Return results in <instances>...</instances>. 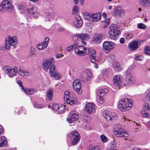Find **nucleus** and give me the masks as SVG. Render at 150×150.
<instances>
[{"label": "nucleus", "instance_id": "nucleus-1", "mask_svg": "<svg viewBox=\"0 0 150 150\" xmlns=\"http://www.w3.org/2000/svg\"><path fill=\"white\" fill-rule=\"evenodd\" d=\"M133 100L130 99L125 98L120 100L119 102L118 108L123 112L128 110L132 106Z\"/></svg>", "mask_w": 150, "mask_h": 150}, {"label": "nucleus", "instance_id": "nucleus-2", "mask_svg": "<svg viewBox=\"0 0 150 150\" xmlns=\"http://www.w3.org/2000/svg\"><path fill=\"white\" fill-rule=\"evenodd\" d=\"M108 33L110 38L115 39L117 37L116 36H118L120 33V28L116 24H112L110 26Z\"/></svg>", "mask_w": 150, "mask_h": 150}, {"label": "nucleus", "instance_id": "nucleus-3", "mask_svg": "<svg viewBox=\"0 0 150 150\" xmlns=\"http://www.w3.org/2000/svg\"><path fill=\"white\" fill-rule=\"evenodd\" d=\"M17 39L16 37H11L8 36V39L6 40L5 44V47H1L2 50H6L10 48V45L14 46L17 44Z\"/></svg>", "mask_w": 150, "mask_h": 150}, {"label": "nucleus", "instance_id": "nucleus-4", "mask_svg": "<svg viewBox=\"0 0 150 150\" xmlns=\"http://www.w3.org/2000/svg\"><path fill=\"white\" fill-rule=\"evenodd\" d=\"M114 134L117 137H125L124 139L125 140H127L126 137H127L129 135L125 130L120 125L117 127L116 130L114 131Z\"/></svg>", "mask_w": 150, "mask_h": 150}, {"label": "nucleus", "instance_id": "nucleus-5", "mask_svg": "<svg viewBox=\"0 0 150 150\" xmlns=\"http://www.w3.org/2000/svg\"><path fill=\"white\" fill-rule=\"evenodd\" d=\"M132 69V67H129L126 72V82L129 85H133L135 83L134 78L131 75V70Z\"/></svg>", "mask_w": 150, "mask_h": 150}, {"label": "nucleus", "instance_id": "nucleus-6", "mask_svg": "<svg viewBox=\"0 0 150 150\" xmlns=\"http://www.w3.org/2000/svg\"><path fill=\"white\" fill-rule=\"evenodd\" d=\"M101 17L100 13L89 14L86 13L85 14V18L88 20L93 22H96L100 20Z\"/></svg>", "mask_w": 150, "mask_h": 150}, {"label": "nucleus", "instance_id": "nucleus-7", "mask_svg": "<svg viewBox=\"0 0 150 150\" xmlns=\"http://www.w3.org/2000/svg\"><path fill=\"white\" fill-rule=\"evenodd\" d=\"M72 95H70L69 92L65 91L64 95V99L66 100V102L71 105H72L76 103V98L75 97H72Z\"/></svg>", "mask_w": 150, "mask_h": 150}, {"label": "nucleus", "instance_id": "nucleus-8", "mask_svg": "<svg viewBox=\"0 0 150 150\" xmlns=\"http://www.w3.org/2000/svg\"><path fill=\"white\" fill-rule=\"evenodd\" d=\"M2 70L8 75L9 77H11L16 74L18 68L15 67L13 69H12L10 67L5 66L3 68Z\"/></svg>", "mask_w": 150, "mask_h": 150}, {"label": "nucleus", "instance_id": "nucleus-9", "mask_svg": "<svg viewBox=\"0 0 150 150\" xmlns=\"http://www.w3.org/2000/svg\"><path fill=\"white\" fill-rule=\"evenodd\" d=\"M88 51V49L82 46H78L75 49V53L80 56L87 54Z\"/></svg>", "mask_w": 150, "mask_h": 150}, {"label": "nucleus", "instance_id": "nucleus-10", "mask_svg": "<svg viewBox=\"0 0 150 150\" xmlns=\"http://www.w3.org/2000/svg\"><path fill=\"white\" fill-rule=\"evenodd\" d=\"M115 46L114 42L110 41H105L103 44V50L106 53H108Z\"/></svg>", "mask_w": 150, "mask_h": 150}, {"label": "nucleus", "instance_id": "nucleus-11", "mask_svg": "<svg viewBox=\"0 0 150 150\" xmlns=\"http://www.w3.org/2000/svg\"><path fill=\"white\" fill-rule=\"evenodd\" d=\"M4 9V11L8 10L11 11L13 9V7L11 5V2L8 0H4L0 6V10H2Z\"/></svg>", "mask_w": 150, "mask_h": 150}, {"label": "nucleus", "instance_id": "nucleus-12", "mask_svg": "<svg viewBox=\"0 0 150 150\" xmlns=\"http://www.w3.org/2000/svg\"><path fill=\"white\" fill-rule=\"evenodd\" d=\"M50 76L56 79H59L62 76L61 74L57 72L55 70V66L54 64H52L50 66Z\"/></svg>", "mask_w": 150, "mask_h": 150}, {"label": "nucleus", "instance_id": "nucleus-13", "mask_svg": "<svg viewBox=\"0 0 150 150\" xmlns=\"http://www.w3.org/2000/svg\"><path fill=\"white\" fill-rule=\"evenodd\" d=\"M73 86L74 90L78 94H81V85L79 79H76L74 81L73 83Z\"/></svg>", "mask_w": 150, "mask_h": 150}, {"label": "nucleus", "instance_id": "nucleus-14", "mask_svg": "<svg viewBox=\"0 0 150 150\" xmlns=\"http://www.w3.org/2000/svg\"><path fill=\"white\" fill-rule=\"evenodd\" d=\"M104 35L101 34H96L93 36V42L94 44H99L102 42V40L105 38Z\"/></svg>", "mask_w": 150, "mask_h": 150}, {"label": "nucleus", "instance_id": "nucleus-15", "mask_svg": "<svg viewBox=\"0 0 150 150\" xmlns=\"http://www.w3.org/2000/svg\"><path fill=\"white\" fill-rule=\"evenodd\" d=\"M27 16L28 17H33L34 18H36L38 16V13L37 10L34 9L33 6H32L31 8L28 9L27 11Z\"/></svg>", "mask_w": 150, "mask_h": 150}, {"label": "nucleus", "instance_id": "nucleus-16", "mask_svg": "<svg viewBox=\"0 0 150 150\" xmlns=\"http://www.w3.org/2000/svg\"><path fill=\"white\" fill-rule=\"evenodd\" d=\"M85 110L89 114H91L95 111V105L92 103H87L85 106Z\"/></svg>", "mask_w": 150, "mask_h": 150}, {"label": "nucleus", "instance_id": "nucleus-17", "mask_svg": "<svg viewBox=\"0 0 150 150\" xmlns=\"http://www.w3.org/2000/svg\"><path fill=\"white\" fill-rule=\"evenodd\" d=\"M113 13L116 16H122L124 15L125 11L121 7L118 6L114 8Z\"/></svg>", "mask_w": 150, "mask_h": 150}, {"label": "nucleus", "instance_id": "nucleus-18", "mask_svg": "<svg viewBox=\"0 0 150 150\" xmlns=\"http://www.w3.org/2000/svg\"><path fill=\"white\" fill-rule=\"evenodd\" d=\"M54 61L53 59H50L49 60L44 61L42 63V67L43 70L47 71L49 67H50L51 63Z\"/></svg>", "mask_w": 150, "mask_h": 150}, {"label": "nucleus", "instance_id": "nucleus-19", "mask_svg": "<svg viewBox=\"0 0 150 150\" xmlns=\"http://www.w3.org/2000/svg\"><path fill=\"white\" fill-rule=\"evenodd\" d=\"M139 42L137 41H133L130 42L128 45L129 48L132 51H134L139 47Z\"/></svg>", "mask_w": 150, "mask_h": 150}, {"label": "nucleus", "instance_id": "nucleus-20", "mask_svg": "<svg viewBox=\"0 0 150 150\" xmlns=\"http://www.w3.org/2000/svg\"><path fill=\"white\" fill-rule=\"evenodd\" d=\"M80 40H81V42L83 45H85L86 44L84 41H86L89 39V37L88 34L86 33H81L79 34Z\"/></svg>", "mask_w": 150, "mask_h": 150}, {"label": "nucleus", "instance_id": "nucleus-21", "mask_svg": "<svg viewBox=\"0 0 150 150\" xmlns=\"http://www.w3.org/2000/svg\"><path fill=\"white\" fill-rule=\"evenodd\" d=\"M75 21L74 25L75 27L77 28L81 27L83 23V21L81 19V17L78 15H76L75 16Z\"/></svg>", "mask_w": 150, "mask_h": 150}, {"label": "nucleus", "instance_id": "nucleus-22", "mask_svg": "<svg viewBox=\"0 0 150 150\" xmlns=\"http://www.w3.org/2000/svg\"><path fill=\"white\" fill-rule=\"evenodd\" d=\"M122 77L120 75H115L113 78L114 84L116 86H119L120 85L122 80Z\"/></svg>", "mask_w": 150, "mask_h": 150}, {"label": "nucleus", "instance_id": "nucleus-23", "mask_svg": "<svg viewBox=\"0 0 150 150\" xmlns=\"http://www.w3.org/2000/svg\"><path fill=\"white\" fill-rule=\"evenodd\" d=\"M122 64L118 62H116L113 65V69L115 71L119 72L122 70Z\"/></svg>", "mask_w": 150, "mask_h": 150}, {"label": "nucleus", "instance_id": "nucleus-24", "mask_svg": "<svg viewBox=\"0 0 150 150\" xmlns=\"http://www.w3.org/2000/svg\"><path fill=\"white\" fill-rule=\"evenodd\" d=\"M55 16V13L54 11H52L51 12L48 13L45 16V21L48 20L50 21L52 20Z\"/></svg>", "mask_w": 150, "mask_h": 150}, {"label": "nucleus", "instance_id": "nucleus-25", "mask_svg": "<svg viewBox=\"0 0 150 150\" xmlns=\"http://www.w3.org/2000/svg\"><path fill=\"white\" fill-rule=\"evenodd\" d=\"M71 140V144L72 145H74L77 144L79 141L80 139V136H76L69 137Z\"/></svg>", "mask_w": 150, "mask_h": 150}, {"label": "nucleus", "instance_id": "nucleus-26", "mask_svg": "<svg viewBox=\"0 0 150 150\" xmlns=\"http://www.w3.org/2000/svg\"><path fill=\"white\" fill-rule=\"evenodd\" d=\"M90 57L91 62L92 63H94L96 61V52L95 50H92L90 53Z\"/></svg>", "mask_w": 150, "mask_h": 150}, {"label": "nucleus", "instance_id": "nucleus-27", "mask_svg": "<svg viewBox=\"0 0 150 150\" xmlns=\"http://www.w3.org/2000/svg\"><path fill=\"white\" fill-rule=\"evenodd\" d=\"M53 92L52 88H50L47 92L46 96L48 99L51 100L53 96Z\"/></svg>", "mask_w": 150, "mask_h": 150}, {"label": "nucleus", "instance_id": "nucleus-28", "mask_svg": "<svg viewBox=\"0 0 150 150\" xmlns=\"http://www.w3.org/2000/svg\"><path fill=\"white\" fill-rule=\"evenodd\" d=\"M140 5L142 7H147L150 3V0H139Z\"/></svg>", "mask_w": 150, "mask_h": 150}, {"label": "nucleus", "instance_id": "nucleus-29", "mask_svg": "<svg viewBox=\"0 0 150 150\" xmlns=\"http://www.w3.org/2000/svg\"><path fill=\"white\" fill-rule=\"evenodd\" d=\"M47 46V44L43 42L37 45V47L39 50H43Z\"/></svg>", "mask_w": 150, "mask_h": 150}, {"label": "nucleus", "instance_id": "nucleus-30", "mask_svg": "<svg viewBox=\"0 0 150 150\" xmlns=\"http://www.w3.org/2000/svg\"><path fill=\"white\" fill-rule=\"evenodd\" d=\"M1 142L0 144V147H2L7 144V139L6 137L4 136H1Z\"/></svg>", "mask_w": 150, "mask_h": 150}, {"label": "nucleus", "instance_id": "nucleus-31", "mask_svg": "<svg viewBox=\"0 0 150 150\" xmlns=\"http://www.w3.org/2000/svg\"><path fill=\"white\" fill-rule=\"evenodd\" d=\"M70 115L71 116L75 121L77 120L79 118V114L76 112L73 111L70 113Z\"/></svg>", "mask_w": 150, "mask_h": 150}, {"label": "nucleus", "instance_id": "nucleus-32", "mask_svg": "<svg viewBox=\"0 0 150 150\" xmlns=\"http://www.w3.org/2000/svg\"><path fill=\"white\" fill-rule=\"evenodd\" d=\"M18 73L22 76H28L30 74L29 71L22 70L21 69L19 70Z\"/></svg>", "mask_w": 150, "mask_h": 150}, {"label": "nucleus", "instance_id": "nucleus-33", "mask_svg": "<svg viewBox=\"0 0 150 150\" xmlns=\"http://www.w3.org/2000/svg\"><path fill=\"white\" fill-rule=\"evenodd\" d=\"M103 115L104 117L108 121H109L110 119V117L111 116V115L109 112L106 111H104L103 113Z\"/></svg>", "mask_w": 150, "mask_h": 150}, {"label": "nucleus", "instance_id": "nucleus-34", "mask_svg": "<svg viewBox=\"0 0 150 150\" xmlns=\"http://www.w3.org/2000/svg\"><path fill=\"white\" fill-rule=\"evenodd\" d=\"M27 94H32L34 93L35 89L32 88L30 89L26 88L23 90Z\"/></svg>", "mask_w": 150, "mask_h": 150}, {"label": "nucleus", "instance_id": "nucleus-35", "mask_svg": "<svg viewBox=\"0 0 150 150\" xmlns=\"http://www.w3.org/2000/svg\"><path fill=\"white\" fill-rule=\"evenodd\" d=\"M80 136L78 133V132L76 130H74L71 132L69 134V137H76V136Z\"/></svg>", "mask_w": 150, "mask_h": 150}, {"label": "nucleus", "instance_id": "nucleus-36", "mask_svg": "<svg viewBox=\"0 0 150 150\" xmlns=\"http://www.w3.org/2000/svg\"><path fill=\"white\" fill-rule=\"evenodd\" d=\"M141 114L143 117L149 118L150 116V115L148 112H147L145 110H142Z\"/></svg>", "mask_w": 150, "mask_h": 150}, {"label": "nucleus", "instance_id": "nucleus-37", "mask_svg": "<svg viewBox=\"0 0 150 150\" xmlns=\"http://www.w3.org/2000/svg\"><path fill=\"white\" fill-rule=\"evenodd\" d=\"M64 109L65 106L63 105L60 104L57 111L59 113L61 114L64 112Z\"/></svg>", "mask_w": 150, "mask_h": 150}, {"label": "nucleus", "instance_id": "nucleus-38", "mask_svg": "<svg viewBox=\"0 0 150 150\" xmlns=\"http://www.w3.org/2000/svg\"><path fill=\"white\" fill-rule=\"evenodd\" d=\"M110 118L109 120L110 121H114L118 119V117L117 115L114 113H112V114L111 115L110 117Z\"/></svg>", "mask_w": 150, "mask_h": 150}, {"label": "nucleus", "instance_id": "nucleus-39", "mask_svg": "<svg viewBox=\"0 0 150 150\" xmlns=\"http://www.w3.org/2000/svg\"><path fill=\"white\" fill-rule=\"evenodd\" d=\"M115 59V57L114 55L111 54L107 57V59L108 61L110 62H112L114 61Z\"/></svg>", "mask_w": 150, "mask_h": 150}, {"label": "nucleus", "instance_id": "nucleus-40", "mask_svg": "<svg viewBox=\"0 0 150 150\" xmlns=\"http://www.w3.org/2000/svg\"><path fill=\"white\" fill-rule=\"evenodd\" d=\"M72 14L74 15L77 14L78 12L79 9L76 6H74L72 9Z\"/></svg>", "mask_w": 150, "mask_h": 150}, {"label": "nucleus", "instance_id": "nucleus-41", "mask_svg": "<svg viewBox=\"0 0 150 150\" xmlns=\"http://www.w3.org/2000/svg\"><path fill=\"white\" fill-rule=\"evenodd\" d=\"M137 26L138 28L144 30L146 28V26L145 24L142 23L138 24Z\"/></svg>", "mask_w": 150, "mask_h": 150}, {"label": "nucleus", "instance_id": "nucleus-42", "mask_svg": "<svg viewBox=\"0 0 150 150\" xmlns=\"http://www.w3.org/2000/svg\"><path fill=\"white\" fill-rule=\"evenodd\" d=\"M73 40L76 42L79 40H80V38L79 33H76L72 36Z\"/></svg>", "mask_w": 150, "mask_h": 150}, {"label": "nucleus", "instance_id": "nucleus-43", "mask_svg": "<svg viewBox=\"0 0 150 150\" xmlns=\"http://www.w3.org/2000/svg\"><path fill=\"white\" fill-rule=\"evenodd\" d=\"M144 52L146 54L150 56V49L149 47H146L144 50Z\"/></svg>", "mask_w": 150, "mask_h": 150}, {"label": "nucleus", "instance_id": "nucleus-44", "mask_svg": "<svg viewBox=\"0 0 150 150\" xmlns=\"http://www.w3.org/2000/svg\"><path fill=\"white\" fill-rule=\"evenodd\" d=\"M144 110H147L150 109V105L148 103H146L143 107Z\"/></svg>", "mask_w": 150, "mask_h": 150}, {"label": "nucleus", "instance_id": "nucleus-45", "mask_svg": "<svg viewBox=\"0 0 150 150\" xmlns=\"http://www.w3.org/2000/svg\"><path fill=\"white\" fill-rule=\"evenodd\" d=\"M88 149L91 150H100V149L97 146H93L91 145H90L88 146Z\"/></svg>", "mask_w": 150, "mask_h": 150}, {"label": "nucleus", "instance_id": "nucleus-46", "mask_svg": "<svg viewBox=\"0 0 150 150\" xmlns=\"http://www.w3.org/2000/svg\"><path fill=\"white\" fill-rule=\"evenodd\" d=\"M67 121L70 124L72 123L74 121H75L70 115L69 117L67 119Z\"/></svg>", "mask_w": 150, "mask_h": 150}, {"label": "nucleus", "instance_id": "nucleus-47", "mask_svg": "<svg viewBox=\"0 0 150 150\" xmlns=\"http://www.w3.org/2000/svg\"><path fill=\"white\" fill-rule=\"evenodd\" d=\"M132 33H127L126 34V38L127 40H129L132 37Z\"/></svg>", "mask_w": 150, "mask_h": 150}, {"label": "nucleus", "instance_id": "nucleus-48", "mask_svg": "<svg viewBox=\"0 0 150 150\" xmlns=\"http://www.w3.org/2000/svg\"><path fill=\"white\" fill-rule=\"evenodd\" d=\"M100 138L102 141L104 142H105L107 141V139L104 135H101L100 136Z\"/></svg>", "mask_w": 150, "mask_h": 150}, {"label": "nucleus", "instance_id": "nucleus-49", "mask_svg": "<svg viewBox=\"0 0 150 150\" xmlns=\"http://www.w3.org/2000/svg\"><path fill=\"white\" fill-rule=\"evenodd\" d=\"M34 107L37 108H42V106L41 104H39L36 103H35L34 104Z\"/></svg>", "mask_w": 150, "mask_h": 150}, {"label": "nucleus", "instance_id": "nucleus-50", "mask_svg": "<svg viewBox=\"0 0 150 150\" xmlns=\"http://www.w3.org/2000/svg\"><path fill=\"white\" fill-rule=\"evenodd\" d=\"M87 76L86 77V79L87 80H89L91 79L92 76L91 73L90 71H88L87 73Z\"/></svg>", "mask_w": 150, "mask_h": 150}, {"label": "nucleus", "instance_id": "nucleus-51", "mask_svg": "<svg viewBox=\"0 0 150 150\" xmlns=\"http://www.w3.org/2000/svg\"><path fill=\"white\" fill-rule=\"evenodd\" d=\"M59 106L60 105H58L57 104H54L52 105V107L54 110H57V111Z\"/></svg>", "mask_w": 150, "mask_h": 150}, {"label": "nucleus", "instance_id": "nucleus-52", "mask_svg": "<svg viewBox=\"0 0 150 150\" xmlns=\"http://www.w3.org/2000/svg\"><path fill=\"white\" fill-rule=\"evenodd\" d=\"M103 92L102 89L99 90L98 91L97 94L100 96H103L105 95Z\"/></svg>", "mask_w": 150, "mask_h": 150}, {"label": "nucleus", "instance_id": "nucleus-53", "mask_svg": "<svg viewBox=\"0 0 150 150\" xmlns=\"http://www.w3.org/2000/svg\"><path fill=\"white\" fill-rule=\"evenodd\" d=\"M17 83L21 87L22 89L23 90L24 89V88L22 85V83L21 81L20 80L18 81H17Z\"/></svg>", "mask_w": 150, "mask_h": 150}, {"label": "nucleus", "instance_id": "nucleus-54", "mask_svg": "<svg viewBox=\"0 0 150 150\" xmlns=\"http://www.w3.org/2000/svg\"><path fill=\"white\" fill-rule=\"evenodd\" d=\"M73 48H74L71 45L67 47V51L70 52L72 50V49Z\"/></svg>", "mask_w": 150, "mask_h": 150}, {"label": "nucleus", "instance_id": "nucleus-55", "mask_svg": "<svg viewBox=\"0 0 150 150\" xmlns=\"http://www.w3.org/2000/svg\"><path fill=\"white\" fill-rule=\"evenodd\" d=\"M142 56H136L135 59L137 60H142Z\"/></svg>", "mask_w": 150, "mask_h": 150}, {"label": "nucleus", "instance_id": "nucleus-56", "mask_svg": "<svg viewBox=\"0 0 150 150\" xmlns=\"http://www.w3.org/2000/svg\"><path fill=\"white\" fill-rule=\"evenodd\" d=\"M78 44L77 42H75L73 45H71L74 48H76V46L78 45Z\"/></svg>", "mask_w": 150, "mask_h": 150}, {"label": "nucleus", "instance_id": "nucleus-57", "mask_svg": "<svg viewBox=\"0 0 150 150\" xmlns=\"http://www.w3.org/2000/svg\"><path fill=\"white\" fill-rule=\"evenodd\" d=\"M104 22L106 23L107 25L109 24L110 23V20L109 19H107L104 21Z\"/></svg>", "mask_w": 150, "mask_h": 150}, {"label": "nucleus", "instance_id": "nucleus-58", "mask_svg": "<svg viewBox=\"0 0 150 150\" xmlns=\"http://www.w3.org/2000/svg\"><path fill=\"white\" fill-rule=\"evenodd\" d=\"M146 98L148 101H150V91L147 94Z\"/></svg>", "mask_w": 150, "mask_h": 150}, {"label": "nucleus", "instance_id": "nucleus-59", "mask_svg": "<svg viewBox=\"0 0 150 150\" xmlns=\"http://www.w3.org/2000/svg\"><path fill=\"white\" fill-rule=\"evenodd\" d=\"M125 41L124 38H121L120 40V42L121 43H124Z\"/></svg>", "mask_w": 150, "mask_h": 150}, {"label": "nucleus", "instance_id": "nucleus-60", "mask_svg": "<svg viewBox=\"0 0 150 150\" xmlns=\"http://www.w3.org/2000/svg\"><path fill=\"white\" fill-rule=\"evenodd\" d=\"M102 91H103V92L104 93V94H105L106 93H107L108 92V89L107 88H105L103 89H102Z\"/></svg>", "mask_w": 150, "mask_h": 150}, {"label": "nucleus", "instance_id": "nucleus-61", "mask_svg": "<svg viewBox=\"0 0 150 150\" xmlns=\"http://www.w3.org/2000/svg\"><path fill=\"white\" fill-rule=\"evenodd\" d=\"M102 96H99V100L100 102L103 103L104 102Z\"/></svg>", "mask_w": 150, "mask_h": 150}, {"label": "nucleus", "instance_id": "nucleus-62", "mask_svg": "<svg viewBox=\"0 0 150 150\" xmlns=\"http://www.w3.org/2000/svg\"><path fill=\"white\" fill-rule=\"evenodd\" d=\"M63 55L62 54H58L56 55V57L57 58H59L63 57Z\"/></svg>", "mask_w": 150, "mask_h": 150}, {"label": "nucleus", "instance_id": "nucleus-63", "mask_svg": "<svg viewBox=\"0 0 150 150\" xmlns=\"http://www.w3.org/2000/svg\"><path fill=\"white\" fill-rule=\"evenodd\" d=\"M49 41V38L48 37H46L45 39V42H44L48 44V42Z\"/></svg>", "mask_w": 150, "mask_h": 150}, {"label": "nucleus", "instance_id": "nucleus-64", "mask_svg": "<svg viewBox=\"0 0 150 150\" xmlns=\"http://www.w3.org/2000/svg\"><path fill=\"white\" fill-rule=\"evenodd\" d=\"M30 55L31 56H32L33 55H35V52L33 49L31 50V51L30 53Z\"/></svg>", "mask_w": 150, "mask_h": 150}]
</instances>
